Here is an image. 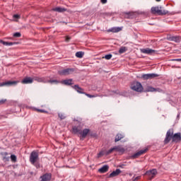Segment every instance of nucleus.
Masks as SVG:
<instances>
[{"mask_svg":"<svg viewBox=\"0 0 181 181\" xmlns=\"http://www.w3.org/2000/svg\"><path fill=\"white\" fill-rule=\"evenodd\" d=\"M18 84V81H8L7 82H3L0 83V87H4V86H16Z\"/></svg>","mask_w":181,"mask_h":181,"instance_id":"9","label":"nucleus"},{"mask_svg":"<svg viewBox=\"0 0 181 181\" xmlns=\"http://www.w3.org/2000/svg\"><path fill=\"white\" fill-rule=\"evenodd\" d=\"M127 50H128V48H127V47H121L119 49V53L120 54H122V53H125Z\"/></svg>","mask_w":181,"mask_h":181,"instance_id":"27","label":"nucleus"},{"mask_svg":"<svg viewBox=\"0 0 181 181\" xmlns=\"http://www.w3.org/2000/svg\"><path fill=\"white\" fill-rule=\"evenodd\" d=\"M151 13H153L154 15H166L169 13V11L166 10H163L162 6H155L151 8Z\"/></svg>","mask_w":181,"mask_h":181,"instance_id":"3","label":"nucleus"},{"mask_svg":"<svg viewBox=\"0 0 181 181\" xmlns=\"http://www.w3.org/2000/svg\"><path fill=\"white\" fill-rule=\"evenodd\" d=\"M84 94H85V95H86L89 98H95V95H90L88 93H84Z\"/></svg>","mask_w":181,"mask_h":181,"instance_id":"35","label":"nucleus"},{"mask_svg":"<svg viewBox=\"0 0 181 181\" xmlns=\"http://www.w3.org/2000/svg\"><path fill=\"white\" fill-rule=\"evenodd\" d=\"M145 175L148 176L149 180H152V179H153L155 176L158 175V171L156 170V169L149 170L146 172Z\"/></svg>","mask_w":181,"mask_h":181,"instance_id":"6","label":"nucleus"},{"mask_svg":"<svg viewBox=\"0 0 181 181\" xmlns=\"http://www.w3.org/2000/svg\"><path fill=\"white\" fill-rule=\"evenodd\" d=\"M72 88L76 90V91H77V93L79 94H86V93H84V89L81 88L80 86H78V85L73 86Z\"/></svg>","mask_w":181,"mask_h":181,"instance_id":"11","label":"nucleus"},{"mask_svg":"<svg viewBox=\"0 0 181 181\" xmlns=\"http://www.w3.org/2000/svg\"><path fill=\"white\" fill-rule=\"evenodd\" d=\"M101 4H107V0H100Z\"/></svg>","mask_w":181,"mask_h":181,"instance_id":"40","label":"nucleus"},{"mask_svg":"<svg viewBox=\"0 0 181 181\" xmlns=\"http://www.w3.org/2000/svg\"><path fill=\"white\" fill-rule=\"evenodd\" d=\"M122 138H124V134H117L115 139V142H118V141H121V139H122Z\"/></svg>","mask_w":181,"mask_h":181,"instance_id":"25","label":"nucleus"},{"mask_svg":"<svg viewBox=\"0 0 181 181\" xmlns=\"http://www.w3.org/2000/svg\"><path fill=\"white\" fill-rule=\"evenodd\" d=\"M58 116L61 119H64L66 118V115L63 113H59Z\"/></svg>","mask_w":181,"mask_h":181,"instance_id":"31","label":"nucleus"},{"mask_svg":"<svg viewBox=\"0 0 181 181\" xmlns=\"http://www.w3.org/2000/svg\"><path fill=\"white\" fill-rule=\"evenodd\" d=\"M73 79H66L62 81V84L65 86H71L73 83Z\"/></svg>","mask_w":181,"mask_h":181,"instance_id":"19","label":"nucleus"},{"mask_svg":"<svg viewBox=\"0 0 181 181\" xmlns=\"http://www.w3.org/2000/svg\"><path fill=\"white\" fill-rule=\"evenodd\" d=\"M171 42H175V43H180L181 37L179 36H171L168 38Z\"/></svg>","mask_w":181,"mask_h":181,"instance_id":"13","label":"nucleus"},{"mask_svg":"<svg viewBox=\"0 0 181 181\" xmlns=\"http://www.w3.org/2000/svg\"><path fill=\"white\" fill-rule=\"evenodd\" d=\"M58 73L59 74H60V76H69L74 73V68H68V69H62L61 71H59Z\"/></svg>","mask_w":181,"mask_h":181,"instance_id":"4","label":"nucleus"},{"mask_svg":"<svg viewBox=\"0 0 181 181\" xmlns=\"http://www.w3.org/2000/svg\"><path fill=\"white\" fill-rule=\"evenodd\" d=\"M13 36H14V37H21V33H15L13 34Z\"/></svg>","mask_w":181,"mask_h":181,"instance_id":"34","label":"nucleus"},{"mask_svg":"<svg viewBox=\"0 0 181 181\" xmlns=\"http://www.w3.org/2000/svg\"><path fill=\"white\" fill-rule=\"evenodd\" d=\"M13 19H21V15L19 14H14L13 16Z\"/></svg>","mask_w":181,"mask_h":181,"instance_id":"33","label":"nucleus"},{"mask_svg":"<svg viewBox=\"0 0 181 181\" xmlns=\"http://www.w3.org/2000/svg\"><path fill=\"white\" fill-rule=\"evenodd\" d=\"M90 133V129H85L83 131H81V136L82 138H86V136H87V135H88V134Z\"/></svg>","mask_w":181,"mask_h":181,"instance_id":"20","label":"nucleus"},{"mask_svg":"<svg viewBox=\"0 0 181 181\" xmlns=\"http://www.w3.org/2000/svg\"><path fill=\"white\" fill-rule=\"evenodd\" d=\"M121 173V170L120 169H116V170L112 171L109 177H115V176H118Z\"/></svg>","mask_w":181,"mask_h":181,"instance_id":"16","label":"nucleus"},{"mask_svg":"<svg viewBox=\"0 0 181 181\" xmlns=\"http://www.w3.org/2000/svg\"><path fill=\"white\" fill-rule=\"evenodd\" d=\"M36 111H37V112H47V111L42 109H36Z\"/></svg>","mask_w":181,"mask_h":181,"instance_id":"36","label":"nucleus"},{"mask_svg":"<svg viewBox=\"0 0 181 181\" xmlns=\"http://www.w3.org/2000/svg\"><path fill=\"white\" fill-rule=\"evenodd\" d=\"M132 90H134V91H137L138 93H141L142 90H144V88L142 87V84L139 82H134L132 84Z\"/></svg>","mask_w":181,"mask_h":181,"instance_id":"5","label":"nucleus"},{"mask_svg":"<svg viewBox=\"0 0 181 181\" xmlns=\"http://www.w3.org/2000/svg\"><path fill=\"white\" fill-rule=\"evenodd\" d=\"M103 58L105 59L106 60H110V59L112 58V54H106Z\"/></svg>","mask_w":181,"mask_h":181,"instance_id":"30","label":"nucleus"},{"mask_svg":"<svg viewBox=\"0 0 181 181\" xmlns=\"http://www.w3.org/2000/svg\"><path fill=\"white\" fill-rule=\"evenodd\" d=\"M173 135V130L169 129L166 133V136L164 140L165 144H169L170 142V139H173V142H179L181 141V134L176 133Z\"/></svg>","mask_w":181,"mask_h":181,"instance_id":"1","label":"nucleus"},{"mask_svg":"<svg viewBox=\"0 0 181 181\" xmlns=\"http://www.w3.org/2000/svg\"><path fill=\"white\" fill-rule=\"evenodd\" d=\"M108 169H110V166H108L107 165H105L102 168L98 169V172L100 173H106V172H108Z\"/></svg>","mask_w":181,"mask_h":181,"instance_id":"14","label":"nucleus"},{"mask_svg":"<svg viewBox=\"0 0 181 181\" xmlns=\"http://www.w3.org/2000/svg\"><path fill=\"white\" fill-rule=\"evenodd\" d=\"M73 132L74 134H79L81 135V129L78 127H73Z\"/></svg>","mask_w":181,"mask_h":181,"instance_id":"22","label":"nucleus"},{"mask_svg":"<svg viewBox=\"0 0 181 181\" xmlns=\"http://www.w3.org/2000/svg\"><path fill=\"white\" fill-rule=\"evenodd\" d=\"M114 151H115V147H113V148L109 149L108 151H107L106 155H110V153H112V152H114Z\"/></svg>","mask_w":181,"mask_h":181,"instance_id":"29","label":"nucleus"},{"mask_svg":"<svg viewBox=\"0 0 181 181\" xmlns=\"http://www.w3.org/2000/svg\"><path fill=\"white\" fill-rule=\"evenodd\" d=\"M158 76L159 75L156 74H146L142 75V78H144V80H149V78H155Z\"/></svg>","mask_w":181,"mask_h":181,"instance_id":"8","label":"nucleus"},{"mask_svg":"<svg viewBox=\"0 0 181 181\" xmlns=\"http://www.w3.org/2000/svg\"><path fill=\"white\" fill-rule=\"evenodd\" d=\"M104 155V152L100 151L99 153H98V158H101Z\"/></svg>","mask_w":181,"mask_h":181,"instance_id":"37","label":"nucleus"},{"mask_svg":"<svg viewBox=\"0 0 181 181\" xmlns=\"http://www.w3.org/2000/svg\"><path fill=\"white\" fill-rule=\"evenodd\" d=\"M69 40H70V37H66V42H69Z\"/></svg>","mask_w":181,"mask_h":181,"instance_id":"42","label":"nucleus"},{"mask_svg":"<svg viewBox=\"0 0 181 181\" xmlns=\"http://www.w3.org/2000/svg\"><path fill=\"white\" fill-rule=\"evenodd\" d=\"M30 162L31 165L35 166L37 169L40 168V163H39V153L33 151L30 155Z\"/></svg>","mask_w":181,"mask_h":181,"instance_id":"2","label":"nucleus"},{"mask_svg":"<svg viewBox=\"0 0 181 181\" xmlns=\"http://www.w3.org/2000/svg\"><path fill=\"white\" fill-rule=\"evenodd\" d=\"M146 151H148V148L140 150L139 151H138L136 153H134L132 156V158H139V156H141V155H144V153H145V152H146Z\"/></svg>","mask_w":181,"mask_h":181,"instance_id":"10","label":"nucleus"},{"mask_svg":"<svg viewBox=\"0 0 181 181\" xmlns=\"http://www.w3.org/2000/svg\"><path fill=\"white\" fill-rule=\"evenodd\" d=\"M84 56V52H77L76 53V57H78L79 59H81Z\"/></svg>","mask_w":181,"mask_h":181,"instance_id":"28","label":"nucleus"},{"mask_svg":"<svg viewBox=\"0 0 181 181\" xmlns=\"http://www.w3.org/2000/svg\"><path fill=\"white\" fill-rule=\"evenodd\" d=\"M21 83H23V84H32V83H33V78H30V77H27L25 78Z\"/></svg>","mask_w":181,"mask_h":181,"instance_id":"15","label":"nucleus"},{"mask_svg":"<svg viewBox=\"0 0 181 181\" xmlns=\"http://www.w3.org/2000/svg\"><path fill=\"white\" fill-rule=\"evenodd\" d=\"M53 11H54L55 12H66L67 9L62 7H55L53 8Z\"/></svg>","mask_w":181,"mask_h":181,"instance_id":"23","label":"nucleus"},{"mask_svg":"<svg viewBox=\"0 0 181 181\" xmlns=\"http://www.w3.org/2000/svg\"><path fill=\"white\" fill-rule=\"evenodd\" d=\"M6 101V99L0 100V105H2Z\"/></svg>","mask_w":181,"mask_h":181,"instance_id":"38","label":"nucleus"},{"mask_svg":"<svg viewBox=\"0 0 181 181\" xmlns=\"http://www.w3.org/2000/svg\"><path fill=\"white\" fill-rule=\"evenodd\" d=\"M115 151H116L117 152H125V148H124V147L117 146H115Z\"/></svg>","mask_w":181,"mask_h":181,"instance_id":"24","label":"nucleus"},{"mask_svg":"<svg viewBox=\"0 0 181 181\" xmlns=\"http://www.w3.org/2000/svg\"><path fill=\"white\" fill-rule=\"evenodd\" d=\"M0 43H2L4 46H13V45H15V42H8L4 40H1Z\"/></svg>","mask_w":181,"mask_h":181,"instance_id":"26","label":"nucleus"},{"mask_svg":"<svg viewBox=\"0 0 181 181\" xmlns=\"http://www.w3.org/2000/svg\"><path fill=\"white\" fill-rule=\"evenodd\" d=\"M11 159L12 162H16V156L11 155Z\"/></svg>","mask_w":181,"mask_h":181,"instance_id":"32","label":"nucleus"},{"mask_svg":"<svg viewBox=\"0 0 181 181\" xmlns=\"http://www.w3.org/2000/svg\"><path fill=\"white\" fill-rule=\"evenodd\" d=\"M147 91L151 92V93H153L155 91H158V93H160V91H162V90H160V88H155L150 86L147 88Z\"/></svg>","mask_w":181,"mask_h":181,"instance_id":"21","label":"nucleus"},{"mask_svg":"<svg viewBox=\"0 0 181 181\" xmlns=\"http://www.w3.org/2000/svg\"><path fill=\"white\" fill-rule=\"evenodd\" d=\"M141 53H144V54H152V53H155V50L149 48L141 49Z\"/></svg>","mask_w":181,"mask_h":181,"instance_id":"12","label":"nucleus"},{"mask_svg":"<svg viewBox=\"0 0 181 181\" xmlns=\"http://www.w3.org/2000/svg\"><path fill=\"white\" fill-rule=\"evenodd\" d=\"M1 155L3 158V160L4 162H8L9 160V156H8V153L6 152L1 153Z\"/></svg>","mask_w":181,"mask_h":181,"instance_id":"18","label":"nucleus"},{"mask_svg":"<svg viewBox=\"0 0 181 181\" xmlns=\"http://www.w3.org/2000/svg\"><path fill=\"white\" fill-rule=\"evenodd\" d=\"M35 81H37L38 83H50L51 84H53V83H59V81L57 80H47L46 78H39L37 77L35 78Z\"/></svg>","mask_w":181,"mask_h":181,"instance_id":"7","label":"nucleus"},{"mask_svg":"<svg viewBox=\"0 0 181 181\" xmlns=\"http://www.w3.org/2000/svg\"><path fill=\"white\" fill-rule=\"evenodd\" d=\"M121 30H122V28L119 27H113L107 30V32H112V33H117V32H121Z\"/></svg>","mask_w":181,"mask_h":181,"instance_id":"17","label":"nucleus"},{"mask_svg":"<svg viewBox=\"0 0 181 181\" xmlns=\"http://www.w3.org/2000/svg\"><path fill=\"white\" fill-rule=\"evenodd\" d=\"M173 62H180L181 59H172Z\"/></svg>","mask_w":181,"mask_h":181,"instance_id":"41","label":"nucleus"},{"mask_svg":"<svg viewBox=\"0 0 181 181\" xmlns=\"http://www.w3.org/2000/svg\"><path fill=\"white\" fill-rule=\"evenodd\" d=\"M156 2H160V0H156Z\"/></svg>","mask_w":181,"mask_h":181,"instance_id":"43","label":"nucleus"},{"mask_svg":"<svg viewBox=\"0 0 181 181\" xmlns=\"http://www.w3.org/2000/svg\"><path fill=\"white\" fill-rule=\"evenodd\" d=\"M139 179H141V177L138 176V177H136L132 181H138L139 180Z\"/></svg>","mask_w":181,"mask_h":181,"instance_id":"39","label":"nucleus"}]
</instances>
